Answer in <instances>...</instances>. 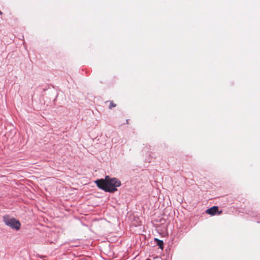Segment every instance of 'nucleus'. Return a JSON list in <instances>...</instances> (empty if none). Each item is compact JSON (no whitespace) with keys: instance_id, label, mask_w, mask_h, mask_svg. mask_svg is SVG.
Here are the masks:
<instances>
[{"instance_id":"5","label":"nucleus","mask_w":260,"mask_h":260,"mask_svg":"<svg viewBox=\"0 0 260 260\" xmlns=\"http://www.w3.org/2000/svg\"><path fill=\"white\" fill-rule=\"evenodd\" d=\"M109 102H110V105L109 106V108L110 109H111L115 107L116 106V104H115L113 101H110Z\"/></svg>"},{"instance_id":"2","label":"nucleus","mask_w":260,"mask_h":260,"mask_svg":"<svg viewBox=\"0 0 260 260\" xmlns=\"http://www.w3.org/2000/svg\"><path fill=\"white\" fill-rule=\"evenodd\" d=\"M3 221L7 226L13 229L18 231L20 229V222L14 218H11L8 215H5L3 217Z\"/></svg>"},{"instance_id":"7","label":"nucleus","mask_w":260,"mask_h":260,"mask_svg":"<svg viewBox=\"0 0 260 260\" xmlns=\"http://www.w3.org/2000/svg\"><path fill=\"white\" fill-rule=\"evenodd\" d=\"M2 14V12L0 11V15Z\"/></svg>"},{"instance_id":"8","label":"nucleus","mask_w":260,"mask_h":260,"mask_svg":"<svg viewBox=\"0 0 260 260\" xmlns=\"http://www.w3.org/2000/svg\"><path fill=\"white\" fill-rule=\"evenodd\" d=\"M146 260H150V259H149V258H147Z\"/></svg>"},{"instance_id":"3","label":"nucleus","mask_w":260,"mask_h":260,"mask_svg":"<svg viewBox=\"0 0 260 260\" xmlns=\"http://www.w3.org/2000/svg\"><path fill=\"white\" fill-rule=\"evenodd\" d=\"M206 213L211 215H214L216 213H218V215H220L222 213V211H218V207L217 206H213L206 211Z\"/></svg>"},{"instance_id":"1","label":"nucleus","mask_w":260,"mask_h":260,"mask_svg":"<svg viewBox=\"0 0 260 260\" xmlns=\"http://www.w3.org/2000/svg\"><path fill=\"white\" fill-rule=\"evenodd\" d=\"M95 183L99 188L109 192L117 191V187L121 185V182L118 179L116 178H111L109 176H106L105 179L96 180Z\"/></svg>"},{"instance_id":"6","label":"nucleus","mask_w":260,"mask_h":260,"mask_svg":"<svg viewBox=\"0 0 260 260\" xmlns=\"http://www.w3.org/2000/svg\"><path fill=\"white\" fill-rule=\"evenodd\" d=\"M126 123L128 124V120H126Z\"/></svg>"},{"instance_id":"4","label":"nucleus","mask_w":260,"mask_h":260,"mask_svg":"<svg viewBox=\"0 0 260 260\" xmlns=\"http://www.w3.org/2000/svg\"><path fill=\"white\" fill-rule=\"evenodd\" d=\"M154 241L156 243L157 245L161 249L164 248V242L162 240H159L157 238L154 239Z\"/></svg>"}]
</instances>
